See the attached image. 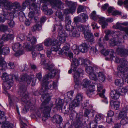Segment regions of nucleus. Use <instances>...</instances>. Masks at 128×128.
<instances>
[{
	"label": "nucleus",
	"instance_id": "nucleus-51",
	"mask_svg": "<svg viewBox=\"0 0 128 128\" xmlns=\"http://www.w3.org/2000/svg\"><path fill=\"white\" fill-rule=\"evenodd\" d=\"M21 12H20L19 14V18L20 21L23 22L26 20V18L24 13L20 11Z\"/></svg>",
	"mask_w": 128,
	"mask_h": 128
},
{
	"label": "nucleus",
	"instance_id": "nucleus-2",
	"mask_svg": "<svg viewBox=\"0 0 128 128\" xmlns=\"http://www.w3.org/2000/svg\"><path fill=\"white\" fill-rule=\"evenodd\" d=\"M26 87L24 86L21 85L19 87V92L22 96L21 100L26 104V108H24L22 110V112L24 113H26L29 109L32 110L33 108H35L34 104L29 100V98L26 93Z\"/></svg>",
	"mask_w": 128,
	"mask_h": 128
},
{
	"label": "nucleus",
	"instance_id": "nucleus-60",
	"mask_svg": "<svg viewBox=\"0 0 128 128\" xmlns=\"http://www.w3.org/2000/svg\"><path fill=\"white\" fill-rule=\"evenodd\" d=\"M72 48L74 50V53L77 54H79V51L78 49V47H77L76 45H74L72 46Z\"/></svg>",
	"mask_w": 128,
	"mask_h": 128
},
{
	"label": "nucleus",
	"instance_id": "nucleus-57",
	"mask_svg": "<svg viewBox=\"0 0 128 128\" xmlns=\"http://www.w3.org/2000/svg\"><path fill=\"white\" fill-rule=\"evenodd\" d=\"M8 98H10V104L11 105H12V102H14L17 101L18 100L17 98L15 96H12L11 98H10V96H8Z\"/></svg>",
	"mask_w": 128,
	"mask_h": 128
},
{
	"label": "nucleus",
	"instance_id": "nucleus-48",
	"mask_svg": "<svg viewBox=\"0 0 128 128\" xmlns=\"http://www.w3.org/2000/svg\"><path fill=\"white\" fill-rule=\"evenodd\" d=\"M54 65L53 64L49 65L48 64H46L44 66V68L49 70H51L54 69Z\"/></svg>",
	"mask_w": 128,
	"mask_h": 128
},
{
	"label": "nucleus",
	"instance_id": "nucleus-11",
	"mask_svg": "<svg viewBox=\"0 0 128 128\" xmlns=\"http://www.w3.org/2000/svg\"><path fill=\"white\" fill-rule=\"evenodd\" d=\"M99 48V50L100 51L101 54L106 55L108 54H110L111 56L110 58L112 59V56H114V51L113 50L110 49V50H106L104 49L102 44L101 42V38L99 39L98 41V44L97 46Z\"/></svg>",
	"mask_w": 128,
	"mask_h": 128
},
{
	"label": "nucleus",
	"instance_id": "nucleus-49",
	"mask_svg": "<svg viewBox=\"0 0 128 128\" xmlns=\"http://www.w3.org/2000/svg\"><path fill=\"white\" fill-rule=\"evenodd\" d=\"M90 17L93 20H96L98 19V16L96 14V12L94 11L90 14Z\"/></svg>",
	"mask_w": 128,
	"mask_h": 128
},
{
	"label": "nucleus",
	"instance_id": "nucleus-58",
	"mask_svg": "<svg viewBox=\"0 0 128 128\" xmlns=\"http://www.w3.org/2000/svg\"><path fill=\"white\" fill-rule=\"evenodd\" d=\"M80 15L82 17V19L83 22H85L88 20V17L86 14L84 13H82L80 14Z\"/></svg>",
	"mask_w": 128,
	"mask_h": 128
},
{
	"label": "nucleus",
	"instance_id": "nucleus-8",
	"mask_svg": "<svg viewBox=\"0 0 128 128\" xmlns=\"http://www.w3.org/2000/svg\"><path fill=\"white\" fill-rule=\"evenodd\" d=\"M68 110H66V113H70V118L72 120L73 118H76V122L75 124L78 126L76 128H82V121L80 120V118L79 117V115L73 109L70 110V108H68Z\"/></svg>",
	"mask_w": 128,
	"mask_h": 128
},
{
	"label": "nucleus",
	"instance_id": "nucleus-20",
	"mask_svg": "<svg viewBox=\"0 0 128 128\" xmlns=\"http://www.w3.org/2000/svg\"><path fill=\"white\" fill-rule=\"evenodd\" d=\"M120 38H118L117 36L116 37H113L110 39L109 43L112 46H119L121 43Z\"/></svg>",
	"mask_w": 128,
	"mask_h": 128
},
{
	"label": "nucleus",
	"instance_id": "nucleus-61",
	"mask_svg": "<svg viewBox=\"0 0 128 128\" xmlns=\"http://www.w3.org/2000/svg\"><path fill=\"white\" fill-rule=\"evenodd\" d=\"M8 27L7 26H4L3 25H0V31L3 32H5L7 30Z\"/></svg>",
	"mask_w": 128,
	"mask_h": 128
},
{
	"label": "nucleus",
	"instance_id": "nucleus-34",
	"mask_svg": "<svg viewBox=\"0 0 128 128\" xmlns=\"http://www.w3.org/2000/svg\"><path fill=\"white\" fill-rule=\"evenodd\" d=\"M14 81L12 80L7 82H4L3 84L4 86L6 89H9L13 85Z\"/></svg>",
	"mask_w": 128,
	"mask_h": 128
},
{
	"label": "nucleus",
	"instance_id": "nucleus-59",
	"mask_svg": "<svg viewBox=\"0 0 128 128\" xmlns=\"http://www.w3.org/2000/svg\"><path fill=\"white\" fill-rule=\"evenodd\" d=\"M84 10V7L81 5H79L77 8V12L78 14H79Z\"/></svg>",
	"mask_w": 128,
	"mask_h": 128
},
{
	"label": "nucleus",
	"instance_id": "nucleus-42",
	"mask_svg": "<svg viewBox=\"0 0 128 128\" xmlns=\"http://www.w3.org/2000/svg\"><path fill=\"white\" fill-rule=\"evenodd\" d=\"M55 15L56 17L61 20H64V14H62L60 10H58L56 12Z\"/></svg>",
	"mask_w": 128,
	"mask_h": 128
},
{
	"label": "nucleus",
	"instance_id": "nucleus-10",
	"mask_svg": "<svg viewBox=\"0 0 128 128\" xmlns=\"http://www.w3.org/2000/svg\"><path fill=\"white\" fill-rule=\"evenodd\" d=\"M65 3L66 5L68 7V8L65 9L64 10V13L67 14L70 13L74 12L76 9L77 4L76 2L66 0Z\"/></svg>",
	"mask_w": 128,
	"mask_h": 128
},
{
	"label": "nucleus",
	"instance_id": "nucleus-37",
	"mask_svg": "<svg viewBox=\"0 0 128 128\" xmlns=\"http://www.w3.org/2000/svg\"><path fill=\"white\" fill-rule=\"evenodd\" d=\"M64 104L63 100L60 99H58L56 101V104L57 107L59 109H61L63 107Z\"/></svg>",
	"mask_w": 128,
	"mask_h": 128
},
{
	"label": "nucleus",
	"instance_id": "nucleus-26",
	"mask_svg": "<svg viewBox=\"0 0 128 128\" xmlns=\"http://www.w3.org/2000/svg\"><path fill=\"white\" fill-rule=\"evenodd\" d=\"M53 122L57 124H60L62 122V118L61 116L58 114L54 116L52 118Z\"/></svg>",
	"mask_w": 128,
	"mask_h": 128
},
{
	"label": "nucleus",
	"instance_id": "nucleus-7",
	"mask_svg": "<svg viewBox=\"0 0 128 128\" xmlns=\"http://www.w3.org/2000/svg\"><path fill=\"white\" fill-rule=\"evenodd\" d=\"M48 80L43 79L42 82V88L48 91L49 89L52 90L54 89L56 90L58 89V85L57 82L53 81L48 82Z\"/></svg>",
	"mask_w": 128,
	"mask_h": 128
},
{
	"label": "nucleus",
	"instance_id": "nucleus-54",
	"mask_svg": "<svg viewBox=\"0 0 128 128\" xmlns=\"http://www.w3.org/2000/svg\"><path fill=\"white\" fill-rule=\"evenodd\" d=\"M112 60H114L116 63H120V64H121V62L123 60H125L124 59H121L120 60L118 57L116 56H112Z\"/></svg>",
	"mask_w": 128,
	"mask_h": 128
},
{
	"label": "nucleus",
	"instance_id": "nucleus-23",
	"mask_svg": "<svg viewBox=\"0 0 128 128\" xmlns=\"http://www.w3.org/2000/svg\"><path fill=\"white\" fill-rule=\"evenodd\" d=\"M58 70L56 69H53L51 71L50 73L46 74L44 77L43 79L48 80L49 78H52L54 77L56 74Z\"/></svg>",
	"mask_w": 128,
	"mask_h": 128
},
{
	"label": "nucleus",
	"instance_id": "nucleus-43",
	"mask_svg": "<svg viewBox=\"0 0 128 128\" xmlns=\"http://www.w3.org/2000/svg\"><path fill=\"white\" fill-rule=\"evenodd\" d=\"M4 112L0 110V123H2L6 121V119L4 116Z\"/></svg>",
	"mask_w": 128,
	"mask_h": 128
},
{
	"label": "nucleus",
	"instance_id": "nucleus-4",
	"mask_svg": "<svg viewBox=\"0 0 128 128\" xmlns=\"http://www.w3.org/2000/svg\"><path fill=\"white\" fill-rule=\"evenodd\" d=\"M4 43L2 41L0 42V69L4 72L7 67V64L4 60V58L2 56V54L4 55H7L10 52V50L8 47H4L2 50L1 48L3 46Z\"/></svg>",
	"mask_w": 128,
	"mask_h": 128
},
{
	"label": "nucleus",
	"instance_id": "nucleus-47",
	"mask_svg": "<svg viewBox=\"0 0 128 128\" xmlns=\"http://www.w3.org/2000/svg\"><path fill=\"white\" fill-rule=\"evenodd\" d=\"M103 116L100 114H97L96 115L95 117L94 122L96 124L98 123L97 122L100 121L103 118Z\"/></svg>",
	"mask_w": 128,
	"mask_h": 128
},
{
	"label": "nucleus",
	"instance_id": "nucleus-13",
	"mask_svg": "<svg viewBox=\"0 0 128 128\" xmlns=\"http://www.w3.org/2000/svg\"><path fill=\"white\" fill-rule=\"evenodd\" d=\"M19 82L21 84H22V82H26L28 84H30L32 81V86H34L35 84V81H34V79L26 74H25L21 76Z\"/></svg>",
	"mask_w": 128,
	"mask_h": 128
},
{
	"label": "nucleus",
	"instance_id": "nucleus-55",
	"mask_svg": "<svg viewBox=\"0 0 128 128\" xmlns=\"http://www.w3.org/2000/svg\"><path fill=\"white\" fill-rule=\"evenodd\" d=\"M3 13H2V14L3 16V18L2 17L0 16V22H3L4 21V19L6 18V16L7 11H4L3 10Z\"/></svg>",
	"mask_w": 128,
	"mask_h": 128
},
{
	"label": "nucleus",
	"instance_id": "nucleus-29",
	"mask_svg": "<svg viewBox=\"0 0 128 128\" xmlns=\"http://www.w3.org/2000/svg\"><path fill=\"white\" fill-rule=\"evenodd\" d=\"M80 34L77 30L76 28L72 27V31L70 32V35L71 37H78L79 36Z\"/></svg>",
	"mask_w": 128,
	"mask_h": 128
},
{
	"label": "nucleus",
	"instance_id": "nucleus-33",
	"mask_svg": "<svg viewBox=\"0 0 128 128\" xmlns=\"http://www.w3.org/2000/svg\"><path fill=\"white\" fill-rule=\"evenodd\" d=\"M97 78L100 82H104L105 80V77L104 74L101 72H100L97 73Z\"/></svg>",
	"mask_w": 128,
	"mask_h": 128
},
{
	"label": "nucleus",
	"instance_id": "nucleus-45",
	"mask_svg": "<svg viewBox=\"0 0 128 128\" xmlns=\"http://www.w3.org/2000/svg\"><path fill=\"white\" fill-rule=\"evenodd\" d=\"M1 78L4 82L10 81V80L9 79V76L8 74L6 72L2 74Z\"/></svg>",
	"mask_w": 128,
	"mask_h": 128
},
{
	"label": "nucleus",
	"instance_id": "nucleus-41",
	"mask_svg": "<svg viewBox=\"0 0 128 128\" xmlns=\"http://www.w3.org/2000/svg\"><path fill=\"white\" fill-rule=\"evenodd\" d=\"M41 29V25L38 24H37L32 27V30L33 32H34L36 30L40 31Z\"/></svg>",
	"mask_w": 128,
	"mask_h": 128
},
{
	"label": "nucleus",
	"instance_id": "nucleus-16",
	"mask_svg": "<svg viewBox=\"0 0 128 128\" xmlns=\"http://www.w3.org/2000/svg\"><path fill=\"white\" fill-rule=\"evenodd\" d=\"M51 4L52 8L56 10L64 8V4L61 0H52L51 2Z\"/></svg>",
	"mask_w": 128,
	"mask_h": 128
},
{
	"label": "nucleus",
	"instance_id": "nucleus-31",
	"mask_svg": "<svg viewBox=\"0 0 128 128\" xmlns=\"http://www.w3.org/2000/svg\"><path fill=\"white\" fill-rule=\"evenodd\" d=\"M99 22L101 24L102 27L103 28H104L108 25V23L106 22V20L104 18L98 17Z\"/></svg>",
	"mask_w": 128,
	"mask_h": 128
},
{
	"label": "nucleus",
	"instance_id": "nucleus-24",
	"mask_svg": "<svg viewBox=\"0 0 128 128\" xmlns=\"http://www.w3.org/2000/svg\"><path fill=\"white\" fill-rule=\"evenodd\" d=\"M89 46V45L86 43H84L80 45L78 47L79 50L82 53L87 52Z\"/></svg>",
	"mask_w": 128,
	"mask_h": 128
},
{
	"label": "nucleus",
	"instance_id": "nucleus-38",
	"mask_svg": "<svg viewBox=\"0 0 128 128\" xmlns=\"http://www.w3.org/2000/svg\"><path fill=\"white\" fill-rule=\"evenodd\" d=\"M5 121L3 123H0L1 124H3L2 126V128H6L7 127L8 128H12L13 127V125L12 123H10L9 122L6 121L5 122Z\"/></svg>",
	"mask_w": 128,
	"mask_h": 128
},
{
	"label": "nucleus",
	"instance_id": "nucleus-14",
	"mask_svg": "<svg viewBox=\"0 0 128 128\" xmlns=\"http://www.w3.org/2000/svg\"><path fill=\"white\" fill-rule=\"evenodd\" d=\"M22 46L19 42L14 43L13 44L12 48L14 52H16L14 55L16 56L22 54L24 52V50H21Z\"/></svg>",
	"mask_w": 128,
	"mask_h": 128
},
{
	"label": "nucleus",
	"instance_id": "nucleus-35",
	"mask_svg": "<svg viewBox=\"0 0 128 128\" xmlns=\"http://www.w3.org/2000/svg\"><path fill=\"white\" fill-rule=\"evenodd\" d=\"M128 90V86L123 87L121 88L118 90L121 95H124Z\"/></svg>",
	"mask_w": 128,
	"mask_h": 128
},
{
	"label": "nucleus",
	"instance_id": "nucleus-15",
	"mask_svg": "<svg viewBox=\"0 0 128 128\" xmlns=\"http://www.w3.org/2000/svg\"><path fill=\"white\" fill-rule=\"evenodd\" d=\"M29 9L30 12L29 13L28 16L31 19L33 18L34 13L38 15L40 13V11L38 10L37 5L34 3H32L30 6Z\"/></svg>",
	"mask_w": 128,
	"mask_h": 128
},
{
	"label": "nucleus",
	"instance_id": "nucleus-22",
	"mask_svg": "<svg viewBox=\"0 0 128 128\" xmlns=\"http://www.w3.org/2000/svg\"><path fill=\"white\" fill-rule=\"evenodd\" d=\"M116 52L118 54H120L122 56H126L128 55V50L122 48L120 47L117 48Z\"/></svg>",
	"mask_w": 128,
	"mask_h": 128
},
{
	"label": "nucleus",
	"instance_id": "nucleus-30",
	"mask_svg": "<svg viewBox=\"0 0 128 128\" xmlns=\"http://www.w3.org/2000/svg\"><path fill=\"white\" fill-rule=\"evenodd\" d=\"M27 41H29L31 42L32 44H33L36 42V39L34 37H32L31 34H28L27 36Z\"/></svg>",
	"mask_w": 128,
	"mask_h": 128
},
{
	"label": "nucleus",
	"instance_id": "nucleus-44",
	"mask_svg": "<svg viewBox=\"0 0 128 128\" xmlns=\"http://www.w3.org/2000/svg\"><path fill=\"white\" fill-rule=\"evenodd\" d=\"M124 81L123 79H116L115 81V83L116 85L117 86H121L124 84Z\"/></svg>",
	"mask_w": 128,
	"mask_h": 128
},
{
	"label": "nucleus",
	"instance_id": "nucleus-1",
	"mask_svg": "<svg viewBox=\"0 0 128 128\" xmlns=\"http://www.w3.org/2000/svg\"><path fill=\"white\" fill-rule=\"evenodd\" d=\"M40 94L42 95L41 100L42 102L40 109L43 113L42 120L45 121L50 117L51 107L52 106L49 104L50 100V95L48 93V91L42 88L40 90Z\"/></svg>",
	"mask_w": 128,
	"mask_h": 128
},
{
	"label": "nucleus",
	"instance_id": "nucleus-25",
	"mask_svg": "<svg viewBox=\"0 0 128 128\" xmlns=\"http://www.w3.org/2000/svg\"><path fill=\"white\" fill-rule=\"evenodd\" d=\"M66 22V24L65 26L66 30L68 31H70V28L72 27H72L71 25V20L70 19V17L69 16H66L65 18Z\"/></svg>",
	"mask_w": 128,
	"mask_h": 128
},
{
	"label": "nucleus",
	"instance_id": "nucleus-36",
	"mask_svg": "<svg viewBox=\"0 0 128 128\" xmlns=\"http://www.w3.org/2000/svg\"><path fill=\"white\" fill-rule=\"evenodd\" d=\"M110 103L111 106H113L115 109L118 110L119 109L120 104V103L119 102L117 101L115 102L111 101L110 102Z\"/></svg>",
	"mask_w": 128,
	"mask_h": 128
},
{
	"label": "nucleus",
	"instance_id": "nucleus-3",
	"mask_svg": "<svg viewBox=\"0 0 128 128\" xmlns=\"http://www.w3.org/2000/svg\"><path fill=\"white\" fill-rule=\"evenodd\" d=\"M2 2L4 8L6 10H10V12L12 14L14 15L22 9L20 4L18 2L13 3L8 0H3Z\"/></svg>",
	"mask_w": 128,
	"mask_h": 128
},
{
	"label": "nucleus",
	"instance_id": "nucleus-27",
	"mask_svg": "<svg viewBox=\"0 0 128 128\" xmlns=\"http://www.w3.org/2000/svg\"><path fill=\"white\" fill-rule=\"evenodd\" d=\"M80 103L74 99L72 102L69 105V108L70 110H72L75 108V107L79 106Z\"/></svg>",
	"mask_w": 128,
	"mask_h": 128
},
{
	"label": "nucleus",
	"instance_id": "nucleus-62",
	"mask_svg": "<svg viewBox=\"0 0 128 128\" xmlns=\"http://www.w3.org/2000/svg\"><path fill=\"white\" fill-rule=\"evenodd\" d=\"M91 110L88 108L85 109L84 111V116L85 117L89 118L88 115L89 114H90Z\"/></svg>",
	"mask_w": 128,
	"mask_h": 128
},
{
	"label": "nucleus",
	"instance_id": "nucleus-12",
	"mask_svg": "<svg viewBox=\"0 0 128 128\" xmlns=\"http://www.w3.org/2000/svg\"><path fill=\"white\" fill-rule=\"evenodd\" d=\"M118 69V70L117 74L119 77L122 76V74L124 76V74L128 70V66L127 64V62L125 60H123L121 62V64L119 65Z\"/></svg>",
	"mask_w": 128,
	"mask_h": 128
},
{
	"label": "nucleus",
	"instance_id": "nucleus-6",
	"mask_svg": "<svg viewBox=\"0 0 128 128\" xmlns=\"http://www.w3.org/2000/svg\"><path fill=\"white\" fill-rule=\"evenodd\" d=\"M87 29V27L83 25H80L77 26V29L79 31H84V37L88 41L91 43H93L94 42L93 35L91 32L90 30H86V28Z\"/></svg>",
	"mask_w": 128,
	"mask_h": 128
},
{
	"label": "nucleus",
	"instance_id": "nucleus-63",
	"mask_svg": "<svg viewBox=\"0 0 128 128\" xmlns=\"http://www.w3.org/2000/svg\"><path fill=\"white\" fill-rule=\"evenodd\" d=\"M32 110L34 111V112H35L36 113V114L37 115L38 117H40L41 116V114L40 112L36 109L35 106V108H33Z\"/></svg>",
	"mask_w": 128,
	"mask_h": 128
},
{
	"label": "nucleus",
	"instance_id": "nucleus-32",
	"mask_svg": "<svg viewBox=\"0 0 128 128\" xmlns=\"http://www.w3.org/2000/svg\"><path fill=\"white\" fill-rule=\"evenodd\" d=\"M95 87L94 85L90 86L86 91V94L88 95L90 97L93 94V92L95 90Z\"/></svg>",
	"mask_w": 128,
	"mask_h": 128
},
{
	"label": "nucleus",
	"instance_id": "nucleus-19",
	"mask_svg": "<svg viewBox=\"0 0 128 128\" xmlns=\"http://www.w3.org/2000/svg\"><path fill=\"white\" fill-rule=\"evenodd\" d=\"M97 91L98 92H101L102 91V92L99 94V95L101 98H104L102 100V101L104 102L106 104H108V102L104 94L105 90H102L103 86L102 85L100 84H97Z\"/></svg>",
	"mask_w": 128,
	"mask_h": 128
},
{
	"label": "nucleus",
	"instance_id": "nucleus-46",
	"mask_svg": "<svg viewBox=\"0 0 128 128\" xmlns=\"http://www.w3.org/2000/svg\"><path fill=\"white\" fill-rule=\"evenodd\" d=\"M23 46L27 51H30L32 50V46H30V44L29 43H27L26 42L24 43Z\"/></svg>",
	"mask_w": 128,
	"mask_h": 128
},
{
	"label": "nucleus",
	"instance_id": "nucleus-39",
	"mask_svg": "<svg viewBox=\"0 0 128 128\" xmlns=\"http://www.w3.org/2000/svg\"><path fill=\"white\" fill-rule=\"evenodd\" d=\"M31 2L30 0H26L25 2H24L22 3V7L21 6L22 10L20 11H24L26 7L29 5L30 4Z\"/></svg>",
	"mask_w": 128,
	"mask_h": 128
},
{
	"label": "nucleus",
	"instance_id": "nucleus-28",
	"mask_svg": "<svg viewBox=\"0 0 128 128\" xmlns=\"http://www.w3.org/2000/svg\"><path fill=\"white\" fill-rule=\"evenodd\" d=\"M120 95V93L118 90L112 91L110 93V96L112 98L114 99H117Z\"/></svg>",
	"mask_w": 128,
	"mask_h": 128
},
{
	"label": "nucleus",
	"instance_id": "nucleus-9",
	"mask_svg": "<svg viewBox=\"0 0 128 128\" xmlns=\"http://www.w3.org/2000/svg\"><path fill=\"white\" fill-rule=\"evenodd\" d=\"M72 64H71L72 69H73V71H76L78 66L80 65V63L82 64L85 65L90 64V62L88 60L83 58L77 59L74 58L72 59Z\"/></svg>",
	"mask_w": 128,
	"mask_h": 128
},
{
	"label": "nucleus",
	"instance_id": "nucleus-56",
	"mask_svg": "<svg viewBox=\"0 0 128 128\" xmlns=\"http://www.w3.org/2000/svg\"><path fill=\"white\" fill-rule=\"evenodd\" d=\"M82 98L83 96L82 95L80 94H78L75 99L80 103L82 100Z\"/></svg>",
	"mask_w": 128,
	"mask_h": 128
},
{
	"label": "nucleus",
	"instance_id": "nucleus-64",
	"mask_svg": "<svg viewBox=\"0 0 128 128\" xmlns=\"http://www.w3.org/2000/svg\"><path fill=\"white\" fill-rule=\"evenodd\" d=\"M36 48L38 51H40L43 50V46L41 44H38L36 46Z\"/></svg>",
	"mask_w": 128,
	"mask_h": 128
},
{
	"label": "nucleus",
	"instance_id": "nucleus-53",
	"mask_svg": "<svg viewBox=\"0 0 128 128\" xmlns=\"http://www.w3.org/2000/svg\"><path fill=\"white\" fill-rule=\"evenodd\" d=\"M86 71L89 75L93 72H94V70L92 67L88 66L86 68Z\"/></svg>",
	"mask_w": 128,
	"mask_h": 128
},
{
	"label": "nucleus",
	"instance_id": "nucleus-52",
	"mask_svg": "<svg viewBox=\"0 0 128 128\" xmlns=\"http://www.w3.org/2000/svg\"><path fill=\"white\" fill-rule=\"evenodd\" d=\"M89 77L91 79L96 80H98L97 73L96 74L93 72L89 75Z\"/></svg>",
	"mask_w": 128,
	"mask_h": 128
},
{
	"label": "nucleus",
	"instance_id": "nucleus-40",
	"mask_svg": "<svg viewBox=\"0 0 128 128\" xmlns=\"http://www.w3.org/2000/svg\"><path fill=\"white\" fill-rule=\"evenodd\" d=\"M90 82L89 80L86 79L83 80L82 82V84L83 87L86 88L90 86Z\"/></svg>",
	"mask_w": 128,
	"mask_h": 128
},
{
	"label": "nucleus",
	"instance_id": "nucleus-17",
	"mask_svg": "<svg viewBox=\"0 0 128 128\" xmlns=\"http://www.w3.org/2000/svg\"><path fill=\"white\" fill-rule=\"evenodd\" d=\"M67 37V34L63 30H60L58 32V36L57 37L58 40H59L60 42H58L56 40V44L58 43H62L65 42L66 40V38Z\"/></svg>",
	"mask_w": 128,
	"mask_h": 128
},
{
	"label": "nucleus",
	"instance_id": "nucleus-50",
	"mask_svg": "<svg viewBox=\"0 0 128 128\" xmlns=\"http://www.w3.org/2000/svg\"><path fill=\"white\" fill-rule=\"evenodd\" d=\"M13 36L12 34H9L7 35H3L2 37V39L4 41H7L10 38Z\"/></svg>",
	"mask_w": 128,
	"mask_h": 128
},
{
	"label": "nucleus",
	"instance_id": "nucleus-5",
	"mask_svg": "<svg viewBox=\"0 0 128 128\" xmlns=\"http://www.w3.org/2000/svg\"><path fill=\"white\" fill-rule=\"evenodd\" d=\"M44 44L45 46H47L52 45V50L56 52L60 55L62 54L63 51L61 48H60V44L58 42L56 44V39L52 40L50 38L46 39L44 41Z\"/></svg>",
	"mask_w": 128,
	"mask_h": 128
},
{
	"label": "nucleus",
	"instance_id": "nucleus-18",
	"mask_svg": "<svg viewBox=\"0 0 128 128\" xmlns=\"http://www.w3.org/2000/svg\"><path fill=\"white\" fill-rule=\"evenodd\" d=\"M118 117L119 119H121L120 124L122 125H124L128 123V117L126 112H121L119 114Z\"/></svg>",
	"mask_w": 128,
	"mask_h": 128
},
{
	"label": "nucleus",
	"instance_id": "nucleus-21",
	"mask_svg": "<svg viewBox=\"0 0 128 128\" xmlns=\"http://www.w3.org/2000/svg\"><path fill=\"white\" fill-rule=\"evenodd\" d=\"M73 74V76L74 78V82H79L80 80V75L82 74L84 72V71L82 69H78L77 71Z\"/></svg>",
	"mask_w": 128,
	"mask_h": 128
}]
</instances>
